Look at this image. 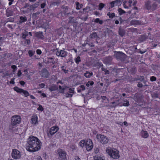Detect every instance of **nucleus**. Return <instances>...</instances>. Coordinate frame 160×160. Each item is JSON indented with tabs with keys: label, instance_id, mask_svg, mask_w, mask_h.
<instances>
[{
	"label": "nucleus",
	"instance_id": "obj_1",
	"mask_svg": "<svg viewBox=\"0 0 160 160\" xmlns=\"http://www.w3.org/2000/svg\"><path fill=\"white\" fill-rule=\"evenodd\" d=\"M42 143L37 137L31 136L28 139L26 145L27 150L30 152H34L41 148Z\"/></svg>",
	"mask_w": 160,
	"mask_h": 160
},
{
	"label": "nucleus",
	"instance_id": "obj_2",
	"mask_svg": "<svg viewBox=\"0 0 160 160\" xmlns=\"http://www.w3.org/2000/svg\"><path fill=\"white\" fill-rule=\"evenodd\" d=\"M106 151L111 157L113 158H118L119 157L118 152L117 151H115L111 148H107Z\"/></svg>",
	"mask_w": 160,
	"mask_h": 160
},
{
	"label": "nucleus",
	"instance_id": "obj_3",
	"mask_svg": "<svg viewBox=\"0 0 160 160\" xmlns=\"http://www.w3.org/2000/svg\"><path fill=\"white\" fill-rule=\"evenodd\" d=\"M114 56L118 60L124 61L126 58V55L122 52L115 51Z\"/></svg>",
	"mask_w": 160,
	"mask_h": 160
},
{
	"label": "nucleus",
	"instance_id": "obj_4",
	"mask_svg": "<svg viewBox=\"0 0 160 160\" xmlns=\"http://www.w3.org/2000/svg\"><path fill=\"white\" fill-rule=\"evenodd\" d=\"M11 120V125L13 127L19 124L21 121L20 116L18 115L12 117Z\"/></svg>",
	"mask_w": 160,
	"mask_h": 160
},
{
	"label": "nucleus",
	"instance_id": "obj_5",
	"mask_svg": "<svg viewBox=\"0 0 160 160\" xmlns=\"http://www.w3.org/2000/svg\"><path fill=\"white\" fill-rule=\"evenodd\" d=\"M96 138L102 144H105L108 142L109 139L106 136L101 135L98 134Z\"/></svg>",
	"mask_w": 160,
	"mask_h": 160
},
{
	"label": "nucleus",
	"instance_id": "obj_6",
	"mask_svg": "<svg viewBox=\"0 0 160 160\" xmlns=\"http://www.w3.org/2000/svg\"><path fill=\"white\" fill-rule=\"evenodd\" d=\"M12 158L15 159H18L21 156V153L17 149H13L12 152Z\"/></svg>",
	"mask_w": 160,
	"mask_h": 160
},
{
	"label": "nucleus",
	"instance_id": "obj_7",
	"mask_svg": "<svg viewBox=\"0 0 160 160\" xmlns=\"http://www.w3.org/2000/svg\"><path fill=\"white\" fill-rule=\"evenodd\" d=\"M86 149L88 151H91L93 147V144L90 139H88L86 140L85 144Z\"/></svg>",
	"mask_w": 160,
	"mask_h": 160
},
{
	"label": "nucleus",
	"instance_id": "obj_8",
	"mask_svg": "<svg viewBox=\"0 0 160 160\" xmlns=\"http://www.w3.org/2000/svg\"><path fill=\"white\" fill-rule=\"evenodd\" d=\"M40 74L42 77L47 78L49 74L47 69L45 68L43 69L40 72Z\"/></svg>",
	"mask_w": 160,
	"mask_h": 160
},
{
	"label": "nucleus",
	"instance_id": "obj_9",
	"mask_svg": "<svg viewBox=\"0 0 160 160\" xmlns=\"http://www.w3.org/2000/svg\"><path fill=\"white\" fill-rule=\"evenodd\" d=\"M59 159L60 160H66L67 158L66 157V152L60 149L59 152Z\"/></svg>",
	"mask_w": 160,
	"mask_h": 160
},
{
	"label": "nucleus",
	"instance_id": "obj_10",
	"mask_svg": "<svg viewBox=\"0 0 160 160\" xmlns=\"http://www.w3.org/2000/svg\"><path fill=\"white\" fill-rule=\"evenodd\" d=\"M58 129L59 128L58 126H55L51 128L49 131V133L51 136H52L56 132L58 131Z\"/></svg>",
	"mask_w": 160,
	"mask_h": 160
},
{
	"label": "nucleus",
	"instance_id": "obj_11",
	"mask_svg": "<svg viewBox=\"0 0 160 160\" xmlns=\"http://www.w3.org/2000/svg\"><path fill=\"white\" fill-rule=\"evenodd\" d=\"M112 60V58L111 56H109L106 57L104 59V62L106 64L110 63Z\"/></svg>",
	"mask_w": 160,
	"mask_h": 160
},
{
	"label": "nucleus",
	"instance_id": "obj_12",
	"mask_svg": "<svg viewBox=\"0 0 160 160\" xmlns=\"http://www.w3.org/2000/svg\"><path fill=\"white\" fill-rule=\"evenodd\" d=\"M69 21L68 22L70 23H74L75 24V26H76L78 24V22L77 21V19L74 18L73 17H70L69 18Z\"/></svg>",
	"mask_w": 160,
	"mask_h": 160
},
{
	"label": "nucleus",
	"instance_id": "obj_13",
	"mask_svg": "<svg viewBox=\"0 0 160 160\" xmlns=\"http://www.w3.org/2000/svg\"><path fill=\"white\" fill-rule=\"evenodd\" d=\"M89 37L91 39L95 38L96 40L99 39V37L97 35L96 32H92L91 34Z\"/></svg>",
	"mask_w": 160,
	"mask_h": 160
},
{
	"label": "nucleus",
	"instance_id": "obj_14",
	"mask_svg": "<svg viewBox=\"0 0 160 160\" xmlns=\"http://www.w3.org/2000/svg\"><path fill=\"white\" fill-rule=\"evenodd\" d=\"M118 33L121 37H123L125 33V30L122 28L121 27H120L119 28Z\"/></svg>",
	"mask_w": 160,
	"mask_h": 160
},
{
	"label": "nucleus",
	"instance_id": "obj_15",
	"mask_svg": "<svg viewBox=\"0 0 160 160\" xmlns=\"http://www.w3.org/2000/svg\"><path fill=\"white\" fill-rule=\"evenodd\" d=\"M48 89L51 92L56 91L58 89V88L56 85L52 84L51 86H49Z\"/></svg>",
	"mask_w": 160,
	"mask_h": 160
},
{
	"label": "nucleus",
	"instance_id": "obj_16",
	"mask_svg": "<svg viewBox=\"0 0 160 160\" xmlns=\"http://www.w3.org/2000/svg\"><path fill=\"white\" fill-rule=\"evenodd\" d=\"M46 63V64L50 63L52 65L54 64L55 63V62L54 61L53 59L52 58H48L47 60Z\"/></svg>",
	"mask_w": 160,
	"mask_h": 160
},
{
	"label": "nucleus",
	"instance_id": "obj_17",
	"mask_svg": "<svg viewBox=\"0 0 160 160\" xmlns=\"http://www.w3.org/2000/svg\"><path fill=\"white\" fill-rule=\"evenodd\" d=\"M141 136L144 138H147L148 137V134L146 131L142 130L141 132Z\"/></svg>",
	"mask_w": 160,
	"mask_h": 160
},
{
	"label": "nucleus",
	"instance_id": "obj_18",
	"mask_svg": "<svg viewBox=\"0 0 160 160\" xmlns=\"http://www.w3.org/2000/svg\"><path fill=\"white\" fill-rule=\"evenodd\" d=\"M35 36L37 38L42 39L43 38V36L42 32H37L35 33Z\"/></svg>",
	"mask_w": 160,
	"mask_h": 160
},
{
	"label": "nucleus",
	"instance_id": "obj_19",
	"mask_svg": "<svg viewBox=\"0 0 160 160\" xmlns=\"http://www.w3.org/2000/svg\"><path fill=\"white\" fill-rule=\"evenodd\" d=\"M38 118L37 116H34L32 117L31 119L32 122V124H36L38 122Z\"/></svg>",
	"mask_w": 160,
	"mask_h": 160
},
{
	"label": "nucleus",
	"instance_id": "obj_20",
	"mask_svg": "<svg viewBox=\"0 0 160 160\" xmlns=\"http://www.w3.org/2000/svg\"><path fill=\"white\" fill-rule=\"evenodd\" d=\"M145 6V8L147 9L148 10L151 9L152 8L151 3V2L150 1H148L147 2H146Z\"/></svg>",
	"mask_w": 160,
	"mask_h": 160
},
{
	"label": "nucleus",
	"instance_id": "obj_21",
	"mask_svg": "<svg viewBox=\"0 0 160 160\" xmlns=\"http://www.w3.org/2000/svg\"><path fill=\"white\" fill-rule=\"evenodd\" d=\"M6 15L7 17L12 16L13 15V12L12 10L8 9L6 10Z\"/></svg>",
	"mask_w": 160,
	"mask_h": 160
},
{
	"label": "nucleus",
	"instance_id": "obj_22",
	"mask_svg": "<svg viewBox=\"0 0 160 160\" xmlns=\"http://www.w3.org/2000/svg\"><path fill=\"white\" fill-rule=\"evenodd\" d=\"M120 98H117V97H116V96H115V98H116V100H115V102H116V103H117V104L115 105L114 106L116 107V106H117L118 105H119L121 103V99L122 98V96L121 94H120Z\"/></svg>",
	"mask_w": 160,
	"mask_h": 160
},
{
	"label": "nucleus",
	"instance_id": "obj_23",
	"mask_svg": "<svg viewBox=\"0 0 160 160\" xmlns=\"http://www.w3.org/2000/svg\"><path fill=\"white\" fill-rule=\"evenodd\" d=\"M148 38L145 35H142L139 38V40L141 42H143Z\"/></svg>",
	"mask_w": 160,
	"mask_h": 160
},
{
	"label": "nucleus",
	"instance_id": "obj_24",
	"mask_svg": "<svg viewBox=\"0 0 160 160\" xmlns=\"http://www.w3.org/2000/svg\"><path fill=\"white\" fill-rule=\"evenodd\" d=\"M60 57H64L67 55V52L64 50H61L60 51Z\"/></svg>",
	"mask_w": 160,
	"mask_h": 160
},
{
	"label": "nucleus",
	"instance_id": "obj_25",
	"mask_svg": "<svg viewBox=\"0 0 160 160\" xmlns=\"http://www.w3.org/2000/svg\"><path fill=\"white\" fill-rule=\"evenodd\" d=\"M141 97L142 96L140 94L137 93L135 94L134 96L135 99L137 100V101H139L141 100Z\"/></svg>",
	"mask_w": 160,
	"mask_h": 160
},
{
	"label": "nucleus",
	"instance_id": "obj_26",
	"mask_svg": "<svg viewBox=\"0 0 160 160\" xmlns=\"http://www.w3.org/2000/svg\"><path fill=\"white\" fill-rule=\"evenodd\" d=\"M131 22L132 24L140 25L142 23V22L141 21L133 20L131 21Z\"/></svg>",
	"mask_w": 160,
	"mask_h": 160
},
{
	"label": "nucleus",
	"instance_id": "obj_27",
	"mask_svg": "<svg viewBox=\"0 0 160 160\" xmlns=\"http://www.w3.org/2000/svg\"><path fill=\"white\" fill-rule=\"evenodd\" d=\"M92 75V73H90L89 72H86L84 74V76L87 78H89Z\"/></svg>",
	"mask_w": 160,
	"mask_h": 160
},
{
	"label": "nucleus",
	"instance_id": "obj_28",
	"mask_svg": "<svg viewBox=\"0 0 160 160\" xmlns=\"http://www.w3.org/2000/svg\"><path fill=\"white\" fill-rule=\"evenodd\" d=\"M20 18L21 20V21H20V23L23 22L27 20V18L26 16H21Z\"/></svg>",
	"mask_w": 160,
	"mask_h": 160
},
{
	"label": "nucleus",
	"instance_id": "obj_29",
	"mask_svg": "<svg viewBox=\"0 0 160 160\" xmlns=\"http://www.w3.org/2000/svg\"><path fill=\"white\" fill-rule=\"evenodd\" d=\"M13 89L14 90L17 92L22 93V89L19 88L18 87H15Z\"/></svg>",
	"mask_w": 160,
	"mask_h": 160
},
{
	"label": "nucleus",
	"instance_id": "obj_30",
	"mask_svg": "<svg viewBox=\"0 0 160 160\" xmlns=\"http://www.w3.org/2000/svg\"><path fill=\"white\" fill-rule=\"evenodd\" d=\"M32 6V5H29V6H28V8L27 9V10H25L23 12H25V13H27L29 11H31L32 10H34Z\"/></svg>",
	"mask_w": 160,
	"mask_h": 160
},
{
	"label": "nucleus",
	"instance_id": "obj_31",
	"mask_svg": "<svg viewBox=\"0 0 160 160\" xmlns=\"http://www.w3.org/2000/svg\"><path fill=\"white\" fill-rule=\"evenodd\" d=\"M22 93L25 97H27L30 95V94L28 93V92L26 90H24L23 89H22Z\"/></svg>",
	"mask_w": 160,
	"mask_h": 160
},
{
	"label": "nucleus",
	"instance_id": "obj_32",
	"mask_svg": "<svg viewBox=\"0 0 160 160\" xmlns=\"http://www.w3.org/2000/svg\"><path fill=\"white\" fill-rule=\"evenodd\" d=\"M94 22L96 23H99L100 25H102L103 22L102 20H100L99 18H96Z\"/></svg>",
	"mask_w": 160,
	"mask_h": 160
},
{
	"label": "nucleus",
	"instance_id": "obj_33",
	"mask_svg": "<svg viewBox=\"0 0 160 160\" xmlns=\"http://www.w3.org/2000/svg\"><path fill=\"white\" fill-rule=\"evenodd\" d=\"M76 4L77 6L76 9H79L80 8H81L82 5V4H80L78 2H76Z\"/></svg>",
	"mask_w": 160,
	"mask_h": 160
},
{
	"label": "nucleus",
	"instance_id": "obj_34",
	"mask_svg": "<svg viewBox=\"0 0 160 160\" xmlns=\"http://www.w3.org/2000/svg\"><path fill=\"white\" fill-rule=\"evenodd\" d=\"M144 80V77L143 76H140V77L135 78L134 79L135 81H143Z\"/></svg>",
	"mask_w": 160,
	"mask_h": 160
},
{
	"label": "nucleus",
	"instance_id": "obj_35",
	"mask_svg": "<svg viewBox=\"0 0 160 160\" xmlns=\"http://www.w3.org/2000/svg\"><path fill=\"white\" fill-rule=\"evenodd\" d=\"M94 160H105L100 156H98L97 155L95 156L94 157Z\"/></svg>",
	"mask_w": 160,
	"mask_h": 160
},
{
	"label": "nucleus",
	"instance_id": "obj_36",
	"mask_svg": "<svg viewBox=\"0 0 160 160\" xmlns=\"http://www.w3.org/2000/svg\"><path fill=\"white\" fill-rule=\"evenodd\" d=\"M86 141L85 140H81L79 143L80 146L82 148L86 144Z\"/></svg>",
	"mask_w": 160,
	"mask_h": 160
},
{
	"label": "nucleus",
	"instance_id": "obj_37",
	"mask_svg": "<svg viewBox=\"0 0 160 160\" xmlns=\"http://www.w3.org/2000/svg\"><path fill=\"white\" fill-rule=\"evenodd\" d=\"M118 11L120 15H121L122 14L126 13V12L121 8H119L118 9Z\"/></svg>",
	"mask_w": 160,
	"mask_h": 160
},
{
	"label": "nucleus",
	"instance_id": "obj_38",
	"mask_svg": "<svg viewBox=\"0 0 160 160\" xmlns=\"http://www.w3.org/2000/svg\"><path fill=\"white\" fill-rule=\"evenodd\" d=\"M157 6V4L156 2H154L151 6V10H154L156 9Z\"/></svg>",
	"mask_w": 160,
	"mask_h": 160
},
{
	"label": "nucleus",
	"instance_id": "obj_39",
	"mask_svg": "<svg viewBox=\"0 0 160 160\" xmlns=\"http://www.w3.org/2000/svg\"><path fill=\"white\" fill-rule=\"evenodd\" d=\"M75 60L76 63L78 64L79 62H81V58L79 56H78L77 58H75Z\"/></svg>",
	"mask_w": 160,
	"mask_h": 160
},
{
	"label": "nucleus",
	"instance_id": "obj_40",
	"mask_svg": "<svg viewBox=\"0 0 160 160\" xmlns=\"http://www.w3.org/2000/svg\"><path fill=\"white\" fill-rule=\"evenodd\" d=\"M107 15L109 17V18H112L115 16V14L114 13L111 14L110 12H108L107 13Z\"/></svg>",
	"mask_w": 160,
	"mask_h": 160
},
{
	"label": "nucleus",
	"instance_id": "obj_41",
	"mask_svg": "<svg viewBox=\"0 0 160 160\" xmlns=\"http://www.w3.org/2000/svg\"><path fill=\"white\" fill-rule=\"evenodd\" d=\"M28 35V32H25L22 33V38L25 39Z\"/></svg>",
	"mask_w": 160,
	"mask_h": 160
},
{
	"label": "nucleus",
	"instance_id": "obj_42",
	"mask_svg": "<svg viewBox=\"0 0 160 160\" xmlns=\"http://www.w3.org/2000/svg\"><path fill=\"white\" fill-rule=\"evenodd\" d=\"M35 52L34 51L29 50L28 52V53L29 56L30 57H31L34 55V54Z\"/></svg>",
	"mask_w": 160,
	"mask_h": 160
},
{
	"label": "nucleus",
	"instance_id": "obj_43",
	"mask_svg": "<svg viewBox=\"0 0 160 160\" xmlns=\"http://www.w3.org/2000/svg\"><path fill=\"white\" fill-rule=\"evenodd\" d=\"M125 102L122 103V105H119L120 106H129V102L128 101H125Z\"/></svg>",
	"mask_w": 160,
	"mask_h": 160
},
{
	"label": "nucleus",
	"instance_id": "obj_44",
	"mask_svg": "<svg viewBox=\"0 0 160 160\" xmlns=\"http://www.w3.org/2000/svg\"><path fill=\"white\" fill-rule=\"evenodd\" d=\"M152 96V98H158V94L156 92H153L151 94Z\"/></svg>",
	"mask_w": 160,
	"mask_h": 160
},
{
	"label": "nucleus",
	"instance_id": "obj_45",
	"mask_svg": "<svg viewBox=\"0 0 160 160\" xmlns=\"http://www.w3.org/2000/svg\"><path fill=\"white\" fill-rule=\"evenodd\" d=\"M114 1L115 4H116V5H118L121 4L122 0H115Z\"/></svg>",
	"mask_w": 160,
	"mask_h": 160
},
{
	"label": "nucleus",
	"instance_id": "obj_46",
	"mask_svg": "<svg viewBox=\"0 0 160 160\" xmlns=\"http://www.w3.org/2000/svg\"><path fill=\"white\" fill-rule=\"evenodd\" d=\"M105 4L102 3H100L99 5V10H101L104 7Z\"/></svg>",
	"mask_w": 160,
	"mask_h": 160
},
{
	"label": "nucleus",
	"instance_id": "obj_47",
	"mask_svg": "<svg viewBox=\"0 0 160 160\" xmlns=\"http://www.w3.org/2000/svg\"><path fill=\"white\" fill-rule=\"evenodd\" d=\"M130 71L131 73L134 74L136 71V68H131L130 70Z\"/></svg>",
	"mask_w": 160,
	"mask_h": 160
},
{
	"label": "nucleus",
	"instance_id": "obj_48",
	"mask_svg": "<svg viewBox=\"0 0 160 160\" xmlns=\"http://www.w3.org/2000/svg\"><path fill=\"white\" fill-rule=\"evenodd\" d=\"M39 5V2H37L33 5H32L34 9H35L36 8H37Z\"/></svg>",
	"mask_w": 160,
	"mask_h": 160
},
{
	"label": "nucleus",
	"instance_id": "obj_49",
	"mask_svg": "<svg viewBox=\"0 0 160 160\" xmlns=\"http://www.w3.org/2000/svg\"><path fill=\"white\" fill-rule=\"evenodd\" d=\"M68 87L66 86H65V87L63 88L60 90V91H59V92L60 93H64V90Z\"/></svg>",
	"mask_w": 160,
	"mask_h": 160
},
{
	"label": "nucleus",
	"instance_id": "obj_50",
	"mask_svg": "<svg viewBox=\"0 0 160 160\" xmlns=\"http://www.w3.org/2000/svg\"><path fill=\"white\" fill-rule=\"evenodd\" d=\"M61 68H62V70L65 72V73H67L68 72V70H66L64 68V66H62L61 67Z\"/></svg>",
	"mask_w": 160,
	"mask_h": 160
},
{
	"label": "nucleus",
	"instance_id": "obj_51",
	"mask_svg": "<svg viewBox=\"0 0 160 160\" xmlns=\"http://www.w3.org/2000/svg\"><path fill=\"white\" fill-rule=\"evenodd\" d=\"M150 80L151 81H154L156 80V78L154 76H152L150 78Z\"/></svg>",
	"mask_w": 160,
	"mask_h": 160
},
{
	"label": "nucleus",
	"instance_id": "obj_52",
	"mask_svg": "<svg viewBox=\"0 0 160 160\" xmlns=\"http://www.w3.org/2000/svg\"><path fill=\"white\" fill-rule=\"evenodd\" d=\"M39 107L38 108V110H40L41 111H43V108H42V106L40 105H39Z\"/></svg>",
	"mask_w": 160,
	"mask_h": 160
},
{
	"label": "nucleus",
	"instance_id": "obj_53",
	"mask_svg": "<svg viewBox=\"0 0 160 160\" xmlns=\"http://www.w3.org/2000/svg\"><path fill=\"white\" fill-rule=\"evenodd\" d=\"M29 4L26 3H25V6L22 8L23 9H24L27 8H28V6H29Z\"/></svg>",
	"mask_w": 160,
	"mask_h": 160
},
{
	"label": "nucleus",
	"instance_id": "obj_54",
	"mask_svg": "<svg viewBox=\"0 0 160 160\" xmlns=\"http://www.w3.org/2000/svg\"><path fill=\"white\" fill-rule=\"evenodd\" d=\"M46 5L45 2H44L41 5V8H43L44 7L45 5Z\"/></svg>",
	"mask_w": 160,
	"mask_h": 160
},
{
	"label": "nucleus",
	"instance_id": "obj_55",
	"mask_svg": "<svg viewBox=\"0 0 160 160\" xmlns=\"http://www.w3.org/2000/svg\"><path fill=\"white\" fill-rule=\"evenodd\" d=\"M40 12H38L36 13H34L32 15L34 16L35 17H37V15L39 14Z\"/></svg>",
	"mask_w": 160,
	"mask_h": 160
},
{
	"label": "nucleus",
	"instance_id": "obj_56",
	"mask_svg": "<svg viewBox=\"0 0 160 160\" xmlns=\"http://www.w3.org/2000/svg\"><path fill=\"white\" fill-rule=\"evenodd\" d=\"M115 4V3L114 2V1H112L110 2V4L111 5V7L112 8L114 7V4Z\"/></svg>",
	"mask_w": 160,
	"mask_h": 160
},
{
	"label": "nucleus",
	"instance_id": "obj_57",
	"mask_svg": "<svg viewBox=\"0 0 160 160\" xmlns=\"http://www.w3.org/2000/svg\"><path fill=\"white\" fill-rule=\"evenodd\" d=\"M74 88H73V89L69 88V92L70 93H73L74 92Z\"/></svg>",
	"mask_w": 160,
	"mask_h": 160
},
{
	"label": "nucleus",
	"instance_id": "obj_58",
	"mask_svg": "<svg viewBox=\"0 0 160 160\" xmlns=\"http://www.w3.org/2000/svg\"><path fill=\"white\" fill-rule=\"evenodd\" d=\"M37 53L39 55H40L42 53L41 50L40 49H37L36 51Z\"/></svg>",
	"mask_w": 160,
	"mask_h": 160
},
{
	"label": "nucleus",
	"instance_id": "obj_59",
	"mask_svg": "<svg viewBox=\"0 0 160 160\" xmlns=\"http://www.w3.org/2000/svg\"><path fill=\"white\" fill-rule=\"evenodd\" d=\"M15 79L14 78H12L11 79V80L10 82V83L11 84H14L15 83L14 82V80Z\"/></svg>",
	"mask_w": 160,
	"mask_h": 160
},
{
	"label": "nucleus",
	"instance_id": "obj_60",
	"mask_svg": "<svg viewBox=\"0 0 160 160\" xmlns=\"http://www.w3.org/2000/svg\"><path fill=\"white\" fill-rule=\"evenodd\" d=\"M88 82L89 83V85L91 86L92 85L94 84V82L92 81H88Z\"/></svg>",
	"mask_w": 160,
	"mask_h": 160
},
{
	"label": "nucleus",
	"instance_id": "obj_61",
	"mask_svg": "<svg viewBox=\"0 0 160 160\" xmlns=\"http://www.w3.org/2000/svg\"><path fill=\"white\" fill-rule=\"evenodd\" d=\"M142 83H140V82H138V84L137 85V86L139 88H142Z\"/></svg>",
	"mask_w": 160,
	"mask_h": 160
},
{
	"label": "nucleus",
	"instance_id": "obj_62",
	"mask_svg": "<svg viewBox=\"0 0 160 160\" xmlns=\"http://www.w3.org/2000/svg\"><path fill=\"white\" fill-rule=\"evenodd\" d=\"M3 38L2 37L0 38V46L2 45V41L3 40Z\"/></svg>",
	"mask_w": 160,
	"mask_h": 160
},
{
	"label": "nucleus",
	"instance_id": "obj_63",
	"mask_svg": "<svg viewBox=\"0 0 160 160\" xmlns=\"http://www.w3.org/2000/svg\"><path fill=\"white\" fill-rule=\"evenodd\" d=\"M80 87L82 89V90H84L85 89V87L83 85L80 86Z\"/></svg>",
	"mask_w": 160,
	"mask_h": 160
},
{
	"label": "nucleus",
	"instance_id": "obj_64",
	"mask_svg": "<svg viewBox=\"0 0 160 160\" xmlns=\"http://www.w3.org/2000/svg\"><path fill=\"white\" fill-rule=\"evenodd\" d=\"M20 83L21 85L23 86L25 84V82L22 81L20 82Z\"/></svg>",
	"mask_w": 160,
	"mask_h": 160
}]
</instances>
